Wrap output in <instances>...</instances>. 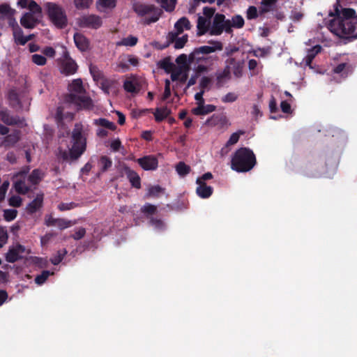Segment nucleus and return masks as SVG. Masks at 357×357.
Instances as JSON below:
<instances>
[{"instance_id":"43","label":"nucleus","mask_w":357,"mask_h":357,"mask_svg":"<svg viewBox=\"0 0 357 357\" xmlns=\"http://www.w3.org/2000/svg\"><path fill=\"white\" fill-rule=\"evenodd\" d=\"M349 65L346 63H341L338 64L333 69V73L335 74H340L342 76L346 77L347 75V70Z\"/></svg>"},{"instance_id":"36","label":"nucleus","mask_w":357,"mask_h":357,"mask_svg":"<svg viewBox=\"0 0 357 357\" xmlns=\"http://www.w3.org/2000/svg\"><path fill=\"white\" fill-rule=\"evenodd\" d=\"M170 111L167 107L157 109L154 113L155 120L160 122L167 117Z\"/></svg>"},{"instance_id":"38","label":"nucleus","mask_w":357,"mask_h":357,"mask_svg":"<svg viewBox=\"0 0 357 357\" xmlns=\"http://www.w3.org/2000/svg\"><path fill=\"white\" fill-rule=\"evenodd\" d=\"M165 189L160 185H153L149 188L146 193L147 197H158L161 193L164 192Z\"/></svg>"},{"instance_id":"9","label":"nucleus","mask_w":357,"mask_h":357,"mask_svg":"<svg viewBox=\"0 0 357 357\" xmlns=\"http://www.w3.org/2000/svg\"><path fill=\"white\" fill-rule=\"evenodd\" d=\"M225 66L229 67V71L232 70V73L235 77L240 78L243 76L244 61L236 59L234 57H229L226 59Z\"/></svg>"},{"instance_id":"11","label":"nucleus","mask_w":357,"mask_h":357,"mask_svg":"<svg viewBox=\"0 0 357 357\" xmlns=\"http://www.w3.org/2000/svg\"><path fill=\"white\" fill-rule=\"evenodd\" d=\"M225 15L221 13H216L214 15L213 20L209 29L211 36H220L223 32V23Z\"/></svg>"},{"instance_id":"64","label":"nucleus","mask_w":357,"mask_h":357,"mask_svg":"<svg viewBox=\"0 0 357 357\" xmlns=\"http://www.w3.org/2000/svg\"><path fill=\"white\" fill-rule=\"evenodd\" d=\"M29 7L30 10H31L33 11V14H35V13L40 14L42 12L41 7L36 1H34L33 0H31L29 2Z\"/></svg>"},{"instance_id":"59","label":"nucleus","mask_w":357,"mask_h":357,"mask_svg":"<svg viewBox=\"0 0 357 357\" xmlns=\"http://www.w3.org/2000/svg\"><path fill=\"white\" fill-rule=\"evenodd\" d=\"M170 81L169 79H165V91L162 97V100H167L171 96V89H170Z\"/></svg>"},{"instance_id":"55","label":"nucleus","mask_w":357,"mask_h":357,"mask_svg":"<svg viewBox=\"0 0 357 357\" xmlns=\"http://www.w3.org/2000/svg\"><path fill=\"white\" fill-rule=\"evenodd\" d=\"M188 41V36H183L181 38H177L174 42V48L175 49H181L184 47L185 43Z\"/></svg>"},{"instance_id":"24","label":"nucleus","mask_w":357,"mask_h":357,"mask_svg":"<svg viewBox=\"0 0 357 357\" xmlns=\"http://www.w3.org/2000/svg\"><path fill=\"white\" fill-rule=\"evenodd\" d=\"M43 194H38L36 197L26 206L28 213L33 214L43 206Z\"/></svg>"},{"instance_id":"7","label":"nucleus","mask_w":357,"mask_h":357,"mask_svg":"<svg viewBox=\"0 0 357 357\" xmlns=\"http://www.w3.org/2000/svg\"><path fill=\"white\" fill-rule=\"evenodd\" d=\"M79 24L81 27L98 29L102 26V21L96 15H86L79 19Z\"/></svg>"},{"instance_id":"19","label":"nucleus","mask_w":357,"mask_h":357,"mask_svg":"<svg viewBox=\"0 0 357 357\" xmlns=\"http://www.w3.org/2000/svg\"><path fill=\"white\" fill-rule=\"evenodd\" d=\"M38 22L39 20L32 13H24L20 19V24L25 29H33Z\"/></svg>"},{"instance_id":"39","label":"nucleus","mask_w":357,"mask_h":357,"mask_svg":"<svg viewBox=\"0 0 357 357\" xmlns=\"http://www.w3.org/2000/svg\"><path fill=\"white\" fill-rule=\"evenodd\" d=\"M66 254L67 251L66 249L59 250L57 253L50 259L51 263L54 265L59 264Z\"/></svg>"},{"instance_id":"5","label":"nucleus","mask_w":357,"mask_h":357,"mask_svg":"<svg viewBox=\"0 0 357 357\" xmlns=\"http://www.w3.org/2000/svg\"><path fill=\"white\" fill-rule=\"evenodd\" d=\"M45 8L50 20L56 27L63 29L67 26L66 11L61 6L53 2H47L45 4Z\"/></svg>"},{"instance_id":"60","label":"nucleus","mask_w":357,"mask_h":357,"mask_svg":"<svg viewBox=\"0 0 357 357\" xmlns=\"http://www.w3.org/2000/svg\"><path fill=\"white\" fill-rule=\"evenodd\" d=\"M77 206V204L75 202L61 203L60 204H59L58 208L61 211H64L73 209L75 208Z\"/></svg>"},{"instance_id":"34","label":"nucleus","mask_w":357,"mask_h":357,"mask_svg":"<svg viewBox=\"0 0 357 357\" xmlns=\"http://www.w3.org/2000/svg\"><path fill=\"white\" fill-rule=\"evenodd\" d=\"M15 189L17 192L21 195H26L30 191V187L25 184L24 181L20 180L15 183Z\"/></svg>"},{"instance_id":"26","label":"nucleus","mask_w":357,"mask_h":357,"mask_svg":"<svg viewBox=\"0 0 357 357\" xmlns=\"http://www.w3.org/2000/svg\"><path fill=\"white\" fill-rule=\"evenodd\" d=\"M216 109V107L213 105H204L202 104L197 107H195L192 109V113L196 116H202L206 115L209 113L214 112Z\"/></svg>"},{"instance_id":"29","label":"nucleus","mask_w":357,"mask_h":357,"mask_svg":"<svg viewBox=\"0 0 357 357\" xmlns=\"http://www.w3.org/2000/svg\"><path fill=\"white\" fill-rule=\"evenodd\" d=\"M155 1L167 12H172L177 2L176 0H155Z\"/></svg>"},{"instance_id":"10","label":"nucleus","mask_w":357,"mask_h":357,"mask_svg":"<svg viewBox=\"0 0 357 357\" xmlns=\"http://www.w3.org/2000/svg\"><path fill=\"white\" fill-rule=\"evenodd\" d=\"M209 44L212 46L204 45L199 47H196L194 50V56H198L202 54H209L215 51H221L223 49V45L220 41L218 40H209Z\"/></svg>"},{"instance_id":"22","label":"nucleus","mask_w":357,"mask_h":357,"mask_svg":"<svg viewBox=\"0 0 357 357\" xmlns=\"http://www.w3.org/2000/svg\"><path fill=\"white\" fill-rule=\"evenodd\" d=\"M123 169L131 185L137 189H139L141 188V178L138 174L128 167H125Z\"/></svg>"},{"instance_id":"20","label":"nucleus","mask_w":357,"mask_h":357,"mask_svg":"<svg viewBox=\"0 0 357 357\" xmlns=\"http://www.w3.org/2000/svg\"><path fill=\"white\" fill-rule=\"evenodd\" d=\"M196 183L198 185L196 192L199 197L206 199L211 196L213 192L211 186L207 185L206 183L201 182L199 179H197Z\"/></svg>"},{"instance_id":"40","label":"nucleus","mask_w":357,"mask_h":357,"mask_svg":"<svg viewBox=\"0 0 357 357\" xmlns=\"http://www.w3.org/2000/svg\"><path fill=\"white\" fill-rule=\"evenodd\" d=\"M13 33L15 42L20 44L21 39L24 38L23 31L19 25L15 22L13 24Z\"/></svg>"},{"instance_id":"16","label":"nucleus","mask_w":357,"mask_h":357,"mask_svg":"<svg viewBox=\"0 0 357 357\" xmlns=\"http://www.w3.org/2000/svg\"><path fill=\"white\" fill-rule=\"evenodd\" d=\"M231 79V71L228 66L224 67L222 70H218L215 73V84L217 88H221Z\"/></svg>"},{"instance_id":"12","label":"nucleus","mask_w":357,"mask_h":357,"mask_svg":"<svg viewBox=\"0 0 357 357\" xmlns=\"http://www.w3.org/2000/svg\"><path fill=\"white\" fill-rule=\"evenodd\" d=\"M137 162L146 171L155 170L158 166V159L152 155L138 158Z\"/></svg>"},{"instance_id":"52","label":"nucleus","mask_w":357,"mask_h":357,"mask_svg":"<svg viewBox=\"0 0 357 357\" xmlns=\"http://www.w3.org/2000/svg\"><path fill=\"white\" fill-rule=\"evenodd\" d=\"M243 131H239V132L232 133L231 135L229 140L227 142L226 145L231 146V145H234V144H236L239 140L240 135H243Z\"/></svg>"},{"instance_id":"2","label":"nucleus","mask_w":357,"mask_h":357,"mask_svg":"<svg viewBox=\"0 0 357 357\" xmlns=\"http://www.w3.org/2000/svg\"><path fill=\"white\" fill-rule=\"evenodd\" d=\"M72 146L69 150L59 148L56 153L57 159L62 162L75 161L78 160L86 149V137L83 130V126L77 123L71 134Z\"/></svg>"},{"instance_id":"61","label":"nucleus","mask_w":357,"mask_h":357,"mask_svg":"<svg viewBox=\"0 0 357 357\" xmlns=\"http://www.w3.org/2000/svg\"><path fill=\"white\" fill-rule=\"evenodd\" d=\"M238 98V96L234 93L229 92L222 98L223 102H235Z\"/></svg>"},{"instance_id":"23","label":"nucleus","mask_w":357,"mask_h":357,"mask_svg":"<svg viewBox=\"0 0 357 357\" xmlns=\"http://www.w3.org/2000/svg\"><path fill=\"white\" fill-rule=\"evenodd\" d=\"M74 42L76 47L81 52H86L89 47V41L82 33H75L74 34Z\"/></svg>"},{"instance_id":"18","label":"nucleus","mask_w":357,"mask_h":357,"mask_svg":"<svg viewBox=\"0 0 357 357\" xmlns=\"http://www.w3.org/2000/svg\"><path fill=\"white\" fill-rule=\"evenodd\" d=\"M20 139V132L15 130L12 133L6 136L3 141L0 143V148L6 149L14 146Z\"/></svg>"},{"instance_id":"31","label":"nucleus","mask_w":357,"mask_h":357,"mask_svg":"<svg viewBox=\"0 0 357 357\" xmlns=\"http://www.w3.org/2000/svg\"><path fill=\"white\" fill-rule=\"evenodd\" d=\"M158 67L163 69L167 73H170L176 66L172 63L169 58H165L160 60L158 63Z\"/></svg>"},{"instance_id":"42","label":"nucleus","mask_w":357,"mask_h":357,"mask_svg":"<svg viewBox=\"0 0 357 357\" xmlns=\"http://www.w3.org/2000/svg\"><path fill=\"white\" fill-rule=\"evenodd\" d=\"M138 38L133 36H129L122 39L119 43V45L133 47L137 43Z\"/></svg>"},{"instance_id":"45","label":"nucleus","mask_w":357,"mask_h":357,"mask_svg":"<svg viewBox=\"0 0 357 357\" xmlns=\"http://www.w3.org/2000/svg\"><path fill=\"white\" fill-rule=\"evenodd\" d=\"M17 215V211L15 209H5L3 211V218L7 222H10L15 219Z\"/></svg>"},{"instance_id":"62","label":"nucleus","mask_w":357,"mask_h":357,"mask_svg":"<svg viewBox=\"0 0 357 357\" xmlns=\"http://www.w3.org/2000/svg\"><path fill=\"white\" fill-rule=\"evenodd\" d=\"M58 218H54L52 215H47L45 218V224L47 227H56Z\"/></svg>"},{"instance_id":"50","label":"nucleus","mask_w":357,"mask_h":357,"mask_svg":"<svg viewBox=\"0 0 357 357\" xmlns=\"http://www.w3.org/2000/svg\"><path fill=\"white\" fill-rule=\"evenodd\" d=\"M93 0H74V4L77 9L88 8Z\"/></svg>"},{"instance_id":"1","label":"nucleus","mask_w":357,"mask_h":357,"mask_svg":"<svg viewBox=\"0 0 357 357\" xmlns=\"http://www.w3.org/2000/svg\"><path fill=\"white\" fill-rule=\"evenodd\" d=\"M329 15L333 18L326 24L333 33L342 38H357V14L354 9L342 8L337 3L334 13L330 12Z\"/></svg>"},{"instance_id":"3","label":"nucleus","mask_w":357,"mask_h":357,"mask_svg":"<svg viewBox=\"0 0 357 357\" xmlns=\"http://www.w3.org/2000/svg\"><path fill=\"white\" fill-rule=\"evenodd\" d=\"M69 93L65 96V101L76 106L77 109H89L92 107L93 102L91 98L86 96V91L83 86L81 79H75L68 85Z\"/></svg>"},{"instance_id":"41","label":"nucleus","mask_w":357,"mask_h":357,"mask_svg":"<svg viewBox=\"0 0 357 357\" xmlns=\"http://www.w3.org/2000/svg\"><path fill=\"white\" fill-rule=\"evenodd\" d=\"M8 100L10 101V105L12 107H15L16 105H20V100L17 93L15 90H10L8 92Z\"/></svg>"},{"instance_id":"17","label":"nucleus","mask_w":357,"mask_h":357,"mask_svg":"<svg viewBox=\"0 0 357 357\" xmlns=\"http://www.w3.org/2000/svg\"><path fill=\"white\" fill-rule=\"evenodd\" d=\"M227 123V119L226 116L221 114H214L210 118H208L206 122L205 125L208 126H218L220 128H223Z\"/></svg>"},{"instance_id":"33","label":"nucleus","mask_w":357,"mask_h":357,"mask_svg":"<svg viewBox=\"0 0 357 357\" xmlns=\"http://www.w3.org/2000/svg\"><path fill=\"white\" fill-rule=\"evenodd\" d=\"M321 50V47L319 45L314 46L310 49L305 56V62L307 65H310L316 55Z\"/></svg>"},{"instance_id":"28","label":"nucleus","mask_w":357,"mask_h":357,"mask_svg":"<svg viewBox=\"0 0 357 357\" xmlns=\"http://www.w3.org/2000/svg\"><path fill=\"white\" fill-rule=\"evenodd\" d=\"M278 0H262L259 10V14L264 15L273 10Z\"/></svg>"},{"instance_id":"58","label":"nucleus","mask_w":357,"mask_h":357,"mask_svg":"<svg viewBox=\"0 0 357 357\" xmlns=\"http://www.w3.org/2000/svg\"><path fill=\"white\" fill-rule=\"evenodd\" d=\"M100 6L105 8H114L116 4V0H99Z\"/></svg>"},{"instance_id":"6","label":"nucleus","mask_w":357,"mask_h":357,"mask_svg":"<svg viewBox=\"0 0 357 357\" xmlns=\"http://www.w3.org/2000/svg\"><path fill=\"white\" fill-rule=\"evenodd\" d=\"M134 10L138 15L142 17L148 14L151 15L150 17L144 19V24L148 25L156 22L162 14V9L155 7L154 5H136L134 7Z\"/></svg>"},{"instance_id":"37","label":"nucleus","mask_w":357,"mask_h":357,"mask_svg":"<svg viewBox=\"0 0 357 357\" xmlns=\"http://www.w3.org/2000/svg\"><path fill=\"white\" fill-rule=\"evenodd\" d=\"M176 171L181 176H185L190 172V167L184 162H179L176 166Z\"/></svg>"},{"instance_id":"8","label":"nucleus","mask_w":357,"mask_h":357,"mask_svg":"<svg viewBox=\"0 0 357 357\" xmlns=\"http://www.w3.org/2000/svg\"><path fill=\"white\" fill-rule=\"evenodd\" d=\"M63 60L61 64V72L66 75L75 74L77 70L76 62L70 56L68 51H65L63 55Z\"/></svg>"},{"instance_id":"14","label":"nucleus","mask_w":357,"mask_h":357,"mask_svg":"<svg viewBox=\"0 0 357 357\" xmlns=\"http://www.w3.org/2000/svg\"><path fill=\"white\" fill-rule=\"evenodd\" d=\"M100 86L106 94H109L110 93H116L119 89V84L116 80L106 78L104 75H102L100 82Z\"/></svg>"},{"instance_id":"21","label":"nucleus","mask_w":357,"mask_h":357,"mask_svg":"<svg viewBox=\"0 0 357 357\" xmlns=\"http://www.w3.org/2000/svg\"><path fill=\"white\" fill-rule=\"evenodd\" d=\"M0 119L6 125L15 126L22 123V120L19 116H13L10 115V112L7 109L0 110Z\"/></svg>"},{"instance_id":"13","label":"nucleus","mask_w":357,"mask_h":357,"mask_svg":"<svg viewBox=\"0 0 357 357\" xmlns=\"http://www.w3.org/2000/svg\"><path fill=\"white\" fill-rule=\"evenodd\" d=\"M216 56H208L206 54H201L198 56H194V50L188 56V62L190 64L193 63H202L206 65L213 64L214 61L218 60Z\"/></svg>"},{"instance_id":"25","label":"nucleus","mask_w":357,"mask_h":357,"mask_svg":"<svg viewBox=\"0 0 357 357\" xmlns=\"http://www.w3.org/2000/svg\"><path fill=\"white\" fill-rule=\"evenodd\" d=\"M197 35L201 36L204 35L206 32L209 31L211 28L210 22L202 16H199L197 19Z\"/></svg>"},{"instance_id":"35","label":"nucleus","mask_w":357,"mask_h":357,"mask_svg":"<svg viewBox=\"0 0 357 357\" xmlns=\"http://www.w3.org/2000/svg\"><path fill=\"white\" fill-rule=\"evenodd\" d=\"M42 179L40 170L33 169L28 176V181L33 185H37Z\"/></svg>"},{"instance_id":"51","label":"nucleus","mask_w":357,"mask_h":357,"mask_svg":"<svg viewBox=\"0 0 357 357\" xmlns=\"http://www.w3.org/2000/svg\"><path fill=\"white\" fill-rule=\"evenodd\" d=\"M150 224L158 230H163L165 227V223L161 220L154 218H151Z\"/></svg>"},{"instance_id":"30","label":"nucleus","mask_w":357,"mask_h":357,"mask_svg":"<svg viewBox=\"0 0 357 357\" xmlns=\"http://www.w3.org/2000/svg\"><path fill=\"white\" fill-rule=\"evenodd\" d=\"M98 165L100 167V172L107 171L112 165V160L107 155H102L98 161Z\"/></svg>"},{"instance_id":"32","label":"nucleus","mask_w":357,"mask_h":357,"mask_svg":"<svg viewBox=\"0 0 357 357\" xmlns=\"http://www.w3.org/2000/svg\"><path fill=\"white\" fill-rule=\"evenodd\" d=\"M94 124L107 128L110 130H115L116 129V126L113 122H111L105 118L95 119Z\"/></svg>"},{"instance_id":"54","label":"nucleus","mask_w":357,"mask_h":357,"mask_svg":"<svg viewBox=\"0 0 357 357\" xmlns=\"http://www.w3.org/2000/svg\"><path fill=\"white\" fill-rule=\"evenodd\" d=\"M72 225L71 222L64 218H58L56 226L61 230L66 229Z\"/></svg>"},{"instance_id":"46","label":"nucleus","mask_w":357,"mask_h":357,"mask_svg":"<svg viewBox=\"0 0 357 357\" xmlns=\"http://www.w3.org/2000/svg\"><path fill=\"white\" fill-rule=\"evenodd\" d=\"M50 274L51 273L49 271H43L41 274L36 277L35 282L38 285L43 284L47 280Z\"/></svg>"},{"instance_id":"15","label":"nucleus","mask_w":357,"mask_h":357,"mask_svg":"<svg viewBox=\"0 0 357 357\" xmlns=\"http://www.w3.org/2000/svg\"><path fill=\"white\" fill-rule=\"evenodd\" d=\"M24 246L21 244H17L15 247L9 248L6 255V260L9 263H15L22 258L20 254L24 253Z\"/></svg>"},{"instance_id":"47","label":"nucleus","mask_w":357,"mask_h":357,"mask_svg":"<svg viewBox=\"0 0 357 357\" xmlns=\"http://www.w3.org/2000/svg\"><path fill=\"white\" fill-rule=\"evenodd\" d=\"M257 8L254 6H250L248 7L246 11V17L248 20H254L257 19L259 15Z\"/></svg>"},{"instance_id":"56","label":"nucleus","mask_w":357,"mask_h":357,"mask_svg":"<svg viewBox=\"0 0 357 357\" xmlns=\"http://www.w3.org/2000/svg\"><path fill=\"white\" fill-rule=\"evenodd\" d=\"M8 204L13 207H20L22 204V199L19 196L13 195L9 198Z\"/></svg>"},{"instance_id":"63","label":"nucleus","mask_w":357,"mask_h":357,"mask_svg":"<svg viewBox=\"0 0 357 357\" xmlns=\"http://www.w3.org/2000/svg\"><path fill=\"white\" fill-rule=\"evenodd\" d=\"M86 234V229L83 227L79 228L77 231H75L73 234L71 235V237L75 240H80L82 239Z\"/></svg>"},{"instance_id":"53","label":"nucleus","mask_w":357,"mask_h":357,"mask_svg":"<svg viewBox=\"0 0 357 357\" xmlns=\"http://www.w3.org/2000/svg\"><path fill=\"white\" fill-rule=\"evenodd\" d=\"M32 61L38 66H44L47 62V59L43 55L36 54L32 55Z\"/></svg>"},{"instance_id":"49","label":"nucleus","mask_w":357,"mask_h":357,"mask_svg":"<svg viewBox=\"0 0 357 357\" xmlns=\"http://www.w3.org/2000/svg\"><path fill=\"white\" fill-rule=\"evenodd\" d=\"M123 89L129 93H137V89L136 84L131 80L126 79L123 83Z\"/></svg>"},{"instance_id":"27","label":"nucleus","mask_w":357,"mask_h":357,"mask_svg":"<svg viewBox=\"0 0 357 357\" xmlns=\"http://www.w3.org/2000/svg\"><path fill=\"white\" fill-rule=\"evenodd\" d=\"M174 28L176 29L178 33H181L184 29L190 30L191 28V24L187 17H182L175 23Z\"/></svg>"},{"instance_id":"48","label":"nucleus","mask_w":357,"mask_h":357,"mask_svg":"<svg viewBox=\"0 0 357 357\" xmlns=\"http://www.w3.org/2000/svg\"><path fill=\"white\" fill-rule=\"evenodd\" d=\"M156 206L149 203H146L141 208L142 213L146 215H153L156 212Z\"/></svg>"},{"instance_id":"4","label":"nucleus","mask_w":357,"mask_h":357,"mask_svg":"<svg viewBox=\"0 0 357 357\" xmlns=\"http://www.w3.org/2000/svg\"><path fill=\"white\" fill-rule=\"evenodd\" d=\"M256 164V156L253 151L248 147L236 149L231 156V168L236 172H248Z\"/></svg>"},{"instance_id":"57","label":"nucleus","mask_w":357,"mask_h":357,"mask_svg":"<svg viewBox=\"0 0 357 357\" xmlns=\"http://www.w3.org/2000/svg\"><path fill=\"white\" fill-rule=\"evenodd\" d=\"M171 73V79L174 81H178L179 79L180 76L183 73V68L181 67H175L174 70L170 73Z\"/></svg>"},{"instance_id":"44","label":"nucleus","mask_w":357,"mask_h":357,"mask_svg":"<svg viewBox=\"0 0 357 357\" xmlns=\"http://www.w3.org/2000/svg\"><path fill=\"white\" fill-rule=\"evenodd\" d=\"M231 20L233 24V27L236 29H241L245 24L244 19L240 15H234Z\"/></svg>"}]
</instances>
